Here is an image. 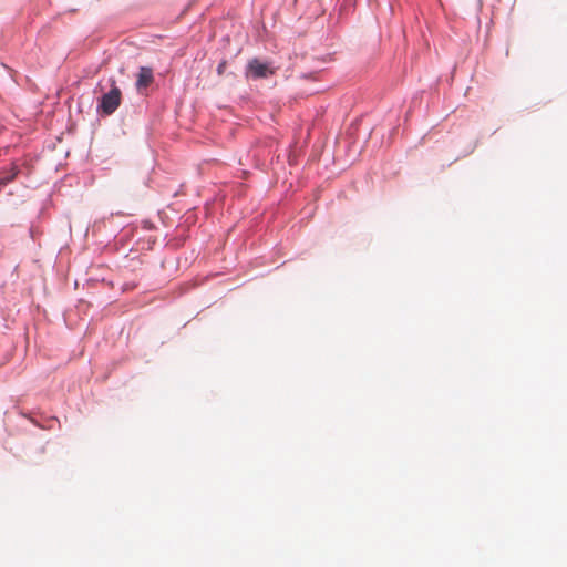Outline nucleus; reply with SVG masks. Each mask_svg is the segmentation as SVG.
<instances>
[{"label": "nucleus", "instance_id": "1", "mask_svg": "<svg viewBox=\"0 0 567 567\" xmlns=\"http://www.w3.org/2000/svg\"><path fill=\"white\" fill-rule=\"evenodd\" d=\"M121 100L122 92L120 87L113 85L112 89L101 97L99 106L104 114L111 115L120 106Z\"/></svg>", "mask_w": 567, "mask_h": 567}, {"label": "nucleus", "instance_id": "6", "mask_svg": "<svg viewBox=\"0 0 567 567\" xmlns=\"http://www.w3.org/2000/svg\"><path fill=\"white\" fill-rule=\"evenodd\" d=\"M2 187V185L0 184V188Z\"/></svg>", "mask_w": 567, "mask_h": 567}, {"label": "nucleus", "instance_id": "4", "mask_svg": "<svg viewBox=\"0 0 567 567\" xmlns=\"http://www.w3.org/2000/svg\"><path fill=\"white\" fill-rule=\"evenodd\" d=\"M19 169L16 165H12V167L9 171H4L0 175V184L2 186H6L8 183L12 182L16 176L18 175Z\"/></svg>", "mask_w": 567, "mask_h": 567}, {"label": "nucleus", "instance_id": "5", "mask_svg": "<svg viewBox=\"0 0 567 567\" xmlns=\"http://www.w3.org/2000/svg\"><path fill=\"white\" fill-rule=\"evenodd\" d=\"M226 65H227L226 61H221V62L218 64V66H217V73H218V75H223V74H224V72H225V70H226Z\"/></svg>", "mask_w": 567, "mask_h": 567}, {"label": "nucleus", "instance_id": "2", "mask_svg": "<svg viewBox=\"0 0 567 567\" xmlns=\"http://www.w3.org/2000/svg\"><path fill=\"white\" fill-rule=\"evenodd\" d=\"M248 74L254 79H265L274 74V69L269 63L254 59L248 63Z\"/></svg>", "mask_w": 567, "mask_h": 567}, {"label": "nucleus", "instance_id": "3", "mask_svg": "<svg viewBox=\"0 0 567 567\" xmlns=\"http://www.w3.org/2000/svg\"><path fill=\"white\" fill-rule=\"evenodd\" d=\"M154 82L153 70L148 66H141L136 75V89L138 92L145 91Z\"/></svg>", "mask_w": 567, "mask_h": 567}]
</instances>
